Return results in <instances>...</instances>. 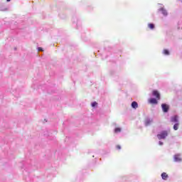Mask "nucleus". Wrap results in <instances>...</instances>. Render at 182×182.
Masks as SVG:
<instances>
[{
    "mask_svg": "<svg viewBox=\"0 0 182 182\" xmlns=\"http://www.w3.org/2000/svg\"><path fill=\"white\" fill-rule=\"evenodd\" d=\"M167 135H168L167 132L166 131H164L161 134H158L156 136V137H158L159 140H161V139H166V137H167Z\"/></svg>",
    "mask_w": 182,
    "mask_h": 182,
    "instance_id": "1",
    "label": "nucleus"
},
{
    "mask_svg": "<svg viewBox=\"0 0 182 182\" xmlns=\"http://www.w3.org/2000/svg\"><path fill=\"white\" fill-rule=\"evenodd\" d=\"M161 108L164 113H167L169 109V106L166 104H161Z\"/></svg>",
    "mask_w": 182,
    "mask_h": 182,
    "instance_id": "2",
    "label": "nucleus"
},
{
    "mask_svg": "<svg viewBox=\"0 0 182 182\" xmlns=\"http://www.w3.org/2000/svg\"><path fill=\"white\" fill-rule=\"evenodd\" d=\"M152 95L156 97V100H160V93L157 90H154Z\"/></svg>",
    "mask_w": 182,
    "mask_h": 182,
    "instance_id": "3",
    "label": "nucleus"
},
{
    "mask_svg": "<svg viewBox=\"0 0 182 182\" xmlns=\"http://www.w3.org/2000/svg\"><path fill=\"white\" fill-rule=\"evenodd\" d=\"M173 159L175 160V162H181L182 160L180 154H176L173 156Z\"/></svg>",
    "mask_w": 182,
    "mask_h": 182,
    "instance_id": "4",
    "label": "nucleus"
},
{
    "mask_svg": "<svg viewBox=\"0 0 182 182\" xmlns=\"http://www.w3.org/2000/svg\"><path fill=\"white\" fill-rule=\"evenodd\" d=\"M158 100L155 98H150L149 100V104H153V105H157L158 104Z\"/></svg>",
    "mask_w": 182,
    "mask_h": 182,
    "instance_id": "5",
    "label": "nucleus"
},
{
    "mask_svg": "<svg viewBox=\"0 0 182 182\" xmlns=\"http://www.w3.org/2000/svg\"><path fill=\"white\" fill-rule=\"evenodd\" d=\"M171 122H178V117L177 115H175L171 119Z\"/></svg>",
    "mask_w": 182,
    "mask_h": 182,
    "instance_id": "6",
    "label": "nucleus"
},
{
    "mask_svg": "<svg viewBox=\"0 0 182 182\" xmlns=\"http://www.w3.org/2000/svg\"><path fill=\"white\" fill-rule=\"evenodd\" d=\"M132 109H137L139 107V104L136 102H132Z\"/></svg>",
    "mask_w": 182,
    "mask_h": 182,
    "instance_id": "7",
    "label": "nucleus"
},
{
    "mask_svg": "<svg viewBox=\"0 0 182 182\" xmlns=\"http://www.w3.org/2000/svg\"><path fill=\"white\" fill-rule=\"evenodd\" d=\"M161 178L164 180H167V178H168V175L166 173H162Z\"/></svg>",
    "mask_w": 182,
    "mask_h": 182,
    "instance_id": "8",
    "label": "nucleus"
},
{
    "mask_svg": "<svg viewBox=\"0 0 182 182\" xmlns=\"http://www.w3.org/2000/svg\"><path fill=\"white\" fill-rule=\"evenodd\" d=\"M159 11H161V14H164V16H167V11L166 10H164V8L160 9Z\"/></svg>",
    "mask_w": 182,
    "mask_h": 182,
    "instance_id": "9",
    "label": "nucleus"
},
{
    "mask_svg": "<svg viewBox=\"0 0 182 182\" xmlns=\"http://www.w3.org/2000/svg\"><path fill=\"white\" fill-rule=\"evenodd\" d=\"M151 122H152V119H146L145 124L146 126H149L151 124Z\"/></svg>",
    "mask_w": 182,
    "mask_h": 182,
    "instance_id": "10",
    "label": "nucleus"
},
{
    "mask_svg": "<svg viewBox=\"0 0 182 182\" xmlns=\"http://www.w3.org/2000/svg\"><path fill=\"white\" fill-rule=\"evenodd\" d=\"M148 26H149V29H151V30H154L155 28V26L154 23H149Z\"/></svg>",
    "mask_w": 182,
    "mask_h": 182,
    "instance_id": "11",
    "label": "nucleus"
},
{
    "mask_svg": "<svg viewBox=\"0 0 182 182\" xmlns=\"http://www.w3.org/2000/svg\"><path fill=\"white\" fill-rule=\"evenodd\" d=\"M163 53H164V55H170L169 50H166V49H164V50Z\"/></svg>",
    "mask_w": 182,
    "mask_h": 182,
    "instance_id": "12",
    "label": "nucleus"
},
{
    "mask_svg": "<svg viewBox=\"0 0 182 182\" xmlns=\"http://www.w3.org/2000/svg\"><path fill=\"white\" fill-rule=\"evenodd\" d=\"M122 131V129L119 127L115 128L114 133H119Z\"/></svg>",
    "mask_w": 182,
    "mask_h": 182,
    "instance_id": "13",
    "label": "nucleus"
},
{
    "mask_svg": "<svg viewBox=\"0 0 182 182\" xmlns=\"http://www.w3.org/2000/svg\"><path fill=\"white\" fill-rule=\"evenodd\" d=\"M173 129H175V131H177L178 129V124H176L173 125Z\"/></svg>",
    "mask_w": 182,
    "mask_h": 182,
    "instance_id": "14",
    "label": "nucleus"
},
{
    "mask_svg": "<svg viewBox=\"0 0 182 182\" xmlns=\"http://www.w3.org/2000/svg\"><path fill=\"white\" fill-rule=\"evenodd\" d=\"M98 103L96 102H94L92 104H91V106H92V107H95L96 106H97Z\"/></svg>",
    "mask_w": 182,
    "mask_h": 182,
    "instance_id": "15",
    "label": "nucleus"
},
{
    "mask_svg": "<svg viewBox=\"0 0 182 182\" xmlns=\"http://www.w3.org/2000/svg\"><path fill=\"white\" fill-rule=\"evenodd\" d=\"M117 149L120 150V149H122V147L120 146V145H117L116 146Z\"/></svg>",
    "mask_w": 182,
    "mask_h": 182,
    "instance_id": "16",
    "label": "nucleus"
},
{
    "mask_svg": "<svg viewBox=\"0 0 182 182\" xmlns=\"http://www.w3.org/2000/svg\"><path fill=\"white\" fill-rule=\"evenodd\" d=\"M38 51H42V50H42V48H38Z\"/></svg>",
    "mask_w": 182,
    "mask_h": 182,
    "instance_id": "17",
    "label": "nucleus"
},
{
    "mask_svg": "<svg viewBox=\"0 0 182 182\" xmlns=\"http://www.w3.org/2000/svg\"><path fill=\"white\" fill-rule=\"evenodd\" d=\"M159 145H163V142L159 141Z\"/></svg>",
    "mask_w": 182,
    "mask_h": 182,
    "instance_id": "18",
    "label": "nucleus"
},
{
    "mask_svg": "<svg viewBox=\"0 0 182 182\" xmlns=\"http://www.w3.org/2000/svg\"><path fill=\"white\" fill-rule=\"evenodd\" d=\"M11 0H7V2H9Z\"/></svg>",
    "mask_w": 182,
    "mask_h": 182,
    "instance_id": "19",
    "label": "nucleus"
}]
</instances>
